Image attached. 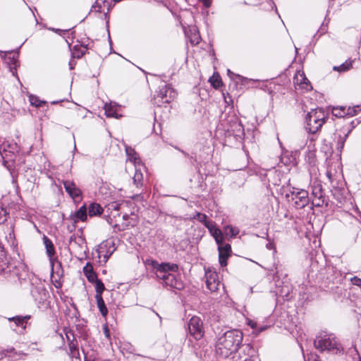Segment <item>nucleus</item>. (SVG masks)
<instances>
[{
  "instance_id": "6e6552de",
  "label": "nucleus",
  "mask_w": 361,
  "mask_h": 361,
  "mask_svg": "<svg viewBox=\"0 0 361 361\" xmlns=\"http://www.w3.org/2000/svg\"><path fill=\"white\" fill-rule=\"evenodd\" d=\"M188 329L191 336L200 340L204 336L203 324L200 317H192L188 323Z\"/></svg>"
},
{
  "instance_id": "5fc2aeb1",
  "label": "nucleus",
  "mask_w": 361,
  "mask_h": 361,
  "mask_svg": "<svg viewBox=\"0 0 361 361\" xmlns=\"http://www.w3.org/2000/svg\"><path fill=\"white\" fill-rule=\"evenodd\" d=\"M244 361H251L250 359H246Z\"/></svg>"
},
{
  "instance_id": "4be33fe9",
  "label": "nucleus",
  "mask_w": 361,
  "mask_h": 361,
  "mask_svg": "<svg viewBox=\"0 0 361 361\" xmlns=\"http://www.w3.org/2000/svg\"><path fill=\"white\" fill-rule=\"evenodd\" d=\"M43 241L46 247L47 254L50 259H51L52 257L55 254L54 245L51 240L45 235L43 238Z\"/></svg>"
},
{
  "instance_id": "de8ad7c7",
  "label": "nucleus",
  "mask_w": 361,
  "mask_h": 361,
  "mask_svg": "<svg viewBox=\"0 0 361 361\" xmlns=\"http://www.w3.org/2000/svg\"><path fill=\"white\" fill-rule=\"evenodd\" d=\"M104 334H105L106 337L109 338L110 337L109 331L106 326L104 327Z\"/></svg>"
},
{
  "instance_id": "f704fd0d",
  "label": "nucleus",
  "mask_w": 361,
  "mask_h": 361,
  "mask_svg": "<svg viewBox=\"0 0 361 361\" xmlns=\"http://www.w3.org/2000/svg\"><path fill=\"white\" fill-rule=\"evenodd\" d=\"M30 101L31 104L35 106L36 107H39L42 104L44 103V102L39 100L38 98L35 97H31L30 98Z\"/></svg>"
},
{
  "instance_id": "ea45409f",
  "label": "nucleus",
  "mask_w": 361,
  "mask_h": 361,
  "mask_svg": "<svg viewBox=\"0 0 361 361\" xmlns=\"http://www.w3.org/2000/svg\"><path fill=\"white\" fill-rule=\"evenodd\" d=\"M123 350H126L130 353H133L135 349H133V347L130 343H128L124 344V346L123 347Z\"/></svg>"
},
{
  "instance_id": "dca6fc26",
  "label": "nucleus",
  "mask_w": 361,
  "mask_h": 361,
  "mask_svg": "<svg viewBox=\"0 0 361 361\" xmlns=\"http://www.w3.org/2000/svg\"><path fill=\"white\" fill-rule=\"evenodd\" d=\"M207 228H208L210 234L215 239L217 245H221L224 243V235L222 231L216 227V226L212 223L207 224Z\"/></svg>"
},
{
  "instance_id": "39448f33",
  "label": "nucleus",
  "mask_w": 361,
  "mask_h": 361,
  "mask_svg": "<svg viewBox=\"0 0 361 361\" xmlns=\"http://www.w3.org/2000/svg\"><path fill=\"white\" fill-rule=\"evenodd\" d=\"M286 197L293 202L294 206L297 209H302L306 207L309 202L308 192L303 189H298L294 187L290 190L289 193L286 195Z\"/></svg>"
},
{
  "instance_id": "0eeeda50",
  "label": "nucleus",
  "mask_w": 361,
  "mask_h": 361,
  "mask_svg": "<svg viewBox=\"0 0 361 361\" xmlns=\"http://www.w3.org/2000/svg\"><path fill=\"white\" fill-rule=\"evenodd\" d=\"M115 250L114 243L111 240H107L100 243L96 251L99 261L106 263Z\"/></svg>"
},
{
  "instance_id": "1a4fd4ad",
  "label": "nucleus",
  "mask_w": 361,
  "mask_h": 361,
  "mask_svg": "<svg viewBox=\"0 0 361 361\" xmlns=\"http://www.w3.org/2000/svg\"><path fill=\"white\" fill-rule=\"evenodd\" d=\"M63 184L65 188L66 192L69 195V196L74 200L78 201L81 198L82 191L80 189L75 185V183L71 180H63Z\"/></svg>"
},
{
  "instance_id": "c756f323",
  "label": "nucleus",
  "mask_w": 361,
  "mask_h": 361,
  "mask_svg": "<svg viewBox=\"0 0 361 361\" xmlns=\"http://www.w3.org/2000/svg\"><path fill=\"white\" fill-rule=\"evenodd\" d=\"M95 283V290H96V295L95 296H102V293L104 290V285L102 281L98 279L94 281Z\"/></svg>"
},
{
  "instance_id": "9d476101",
  "label": "nucleus",
  "mask_w": 361,
  "mask_h": 361,
  "mask_svg": "<svg viewBox=\"0 0 361 361\" xmlns=\"http://www.w3.org/2000/svg\"><path fill=\"white\" fill-rule=\"evenodd\" d=\"M312 188V195L314 199L312 200L313 204L315 206H320L324 202V195L323 190L321 183L314 180L311 186Z\"/></svg>"
},
{
  "instance_id": "ddd939ff",
  "label": "nucleus",
  "mask_w": 361,
  "mask_h": 361,
  "mask_svg": "<svg viewBox=\"0 0 361 361\" xmlns=\"http://www.w3.org/2000/svg\"><path fill=\"white\" fill-rule=\"evenodd\" d=\"M294 83L298 88L305 91H310L312 89V87L306 78L304 72L298 71L294 77Z\"/></svg>"
},
{
  "instance_id": "a19ab883",
  "label": "nucleus",
  "mask_w": 361,
  "mask_h": 361,
  "mask_svg": "<svg viewBox=\"0 0 361 361\" xmlns=\"http://www.w3.org/2000/svg\"><path fill=\"white\" fill-rule=\"evenodd\" d=\"M351 281L353 285L357 286H361V279H360L357 276H355L351 279Z\"/></svg>"
},
{
  "instance_id": "6ab92c4d",
  "label": "nucleus",
  "mask_w": 361,
  "mask_h": 361,
  "mask_svg": "<svg viewBox=\"0 0 361 361\" xmlns=\"http://www.w3.org/2000/svg\"><path fill=\"white\" fill-rule=\"evenodd\" d=\"M30 319V315L26 316H16L8 318V321L13 322L16 326H20L23 329L26 328V324L27 320Z\"/></svg>"
},
{
  "instance_id": "3c124183",
  "label": "nucleus",
  "mask_w": 361,
  "mask_h": 361,
  "mask_svg": "<svg viewBox=\"0 0 361 361\" xmlns=\"http://www.w3.org/2000/svg\"><path fill=\"white\" fill-rule=\"evenodd\" d=\"M228 75L230 78H233L234 75H235L233 72H231L230 70H228Z\"/></svg>"
},
{
  "instance_id": "49530a36",
  "label": "nucleus",
  "mask_w": 361,
  "mask_h": 361,
  "mask_svg": "<svg viewBox=\"0 0 361 361\" xmlns=\"http://www.w3.org/2000/svg\"><path fill=\"white\" fill-rule=\"evenodd\" d=\"M85 111V109L78 108V116H82V117H85V115L83 113Z\"/></svg>"
},
{
  "instance_id": "79ce46f5",
  "label": "nucleus",
  "mask_w": 361,
  "mask_h": 361,
  "mask_svg": "<svg viewBox=\"0 0 361 361\" xmlns=\"http://www.w3.org/2000/svg\"><path fill=\"white\" fill-rule=\"evenodd\" d=\"M200 2L202 3L203 6L208 8L211 6L212 0H198Z\"/></svg>"
},
{
  "instance_id": "864d4df0",
  "label": "nucleus",
  "mask_w": 361,
  "mask_h": 361,
  "mask_svg": "<svg viewBox=\"0 0 361 361\" xmlns=\"http://www.w3.org/2000/svg\"><path fill=\"white\" fill-rule=\"evenodd\" d=\"M123 218L124 219H126L127 218V216H126V215H125V216H123Z\"/></svg>"
},
{
  "instance_id": "09e8293b",
  "label": "nucleus",
  "mask_w": 361,
  "mask_h": 361,
  "mask_svg": "<svg viewBox=\"0 0 361 361\" xmlns=\"http://www.w3.org/2000/svg\"><path fill=\"white\" fill-rule=\"evenodd\" d=\"M83 55V53L82 52H78V53H76V52H73V57H76V58H80Z\"/></svg>"
},
{
  "instance_id": "e433bc0d",
  "label": "nucleus",
  "mask_w": 361,
  "mask_h": 361,
  "mask_svg": "<svg viewBox=\"0 0 361 361\" xmlns=\"http://www.w3.org/2000/svg\"><path fill=\"white\" fill-rule=\"evenodd\" d=\"M6 210L0 207V224L4 223L6 220Z\"/></svg>"
},
{
  "instance_id": "a211bd4d",
  "label": "nucleus",
  "mask_w": 361,
  "mask_h": 361,
  "mask_svg": "<svg viewBox=\"0 0 361 361\" xmlns=\"http://www.w3.org/2000/svg\"><path fill=\"white\" fill-rule=\"evenodd\" d=\"M126 153L128 160L132 162L135 167L140 165L141 161L136 152L130 147H126Z\"/></svg>"
},
{
  "instance_id": "473e14b6",
  "label": "nucleus",
  "mask_w": 361,
  "mask_h": 361,
  "mask_svg": "<svg viewBox=\"0 0 361 361\" xmlns=\"http://www.w3.org/2000/svg\"><path fill=\"white\" fill-rule=\"evenodd\" d=\"M194 219H197L200 222L204 224V225L207 227V223H212L211 221H209L207 220V216L204 214H201L197 212L196 215L194 216Z\"/></svg>"
},
{
  "instance_id": "6e6d98bb",
  "label": "nucleus",
  "mask_w": 361,
  "mask_h": 361,
  "mask_svg": "<svg viewBox=\"0 0 361 361\" xmlns=\"http://www.w3.org/2000/svg\"><path fill=\"white\" fill-rule=\"evenodd\" d=\"M57 102H52L51 104H56Z\"/></svg>"
},
{
  "instance_id": "f257e3e1",
  "label": "nucleus",
  "mask_w": 361,
  "mask_h": 361,
  "mask_svg": "<svg viewBox=\"0 0 361 361\" xmlns=\"http://www.w3.org/2000/svg\"><path fill=\"white\" fill-rule=\"evenodd\" d=\"M243 334L237 329L227 331L216 343V353L222 358H227L235 353L243 341Z\"/></svg>"
},
{
  "instance_id": "c85d7f7f",
  "label": "nucleus",
  "mask_w": 361,
  "mask_h": 361,
  "mask_svg": "<svg viewBox=\"0 0 361 361\" xmlns=\"http://www.w3.org/2000/svg\"><path fill=\"white\" fill-rule=\"evenodd\" d=\"M209 82L215 89H217L222 85L221 79L219 75H213L212 77L210 78Z\"/></svg>"
},
{
  "instance_id": "aec40b11",
  "label": "nucleus",
  "mask_w": 361,
  "mask_h": 361,
  "mask_svg": "<svg viewBox=\"0 0 361 361\" xmlns=\"http://www.w3.org/2000/svg\"><path fill=\"white\" fill-rule=\"evenodd\" d=\"M83 272L90 282L94 283V281L97 279V276L94 272L93 267L90 263H87V264L84 267Z\"/></svg>"
},
{
  "instance_id": "2f4dec72",
  "label": "nucleus",
  "mask_w": 361,
  "mask_h": 361,
  "mask_svg": "<svg viewBox=\"0 0 361 361\" xmlns=\"http://www.w3.org/2000/svg\"><path fill=\"white\" fill-rule=\"evenodd\" d=\"M70 353L72 357H77L79 355L78 350L76 348V344L74 341L68 343Z\"/></svg>"
},
{
  "instance_id": "412c9836",
  "label": "nucleus",
  "mask_w": 361,
  "mask_h": 361,
  "mask_svg": "<svg viewBox=\"0 0 361 361\" xmlns=\"http://www.w3.org/2000/svg\"><path fill=\"white\" fill-rule=\"evenodd\" d=\"M354 61L349 59L346 60L340 66H336L333 67V70L340 73H343L349 71L353 67Z\"/></svg>"
},
{
  "instance_id": "c9c22d12",
  "label": "nucleus",
  "mask_w": 361,
  "mask_h": 361,
  "mask_svg": "<svg viewBox=\"0 0 361 361\" xmlns=\"http://www.w3.org/2000/svg\"><path fill=\"white\" fill-rule=\"evenodd\" d=\"M15 349L13 347L8 348L7 349L2 350L0 351V360L2 359L4 357L7 356L8 353H11L14 352Z\"/></svg>"
},
{
  "instance_id": "7ed1b4c3",
  "label": "nucleus",
  "mask_w": 361,
  "mask_h": 361,
  "mask_svg": "<svg viewBox=\"0 0 361 361\" xmlns=\"http://www.w3.org/2000/svg\"><path fill=\"white\" fill-rule=\"evenodd\" d=\"M326 114L322 109H312L305 116V129L309 133H317L326 122Z\"/></svg>"
},
{
  "instance_id": "37998d69",
  "label": "nucleus",
  "mask_w": 361,
  "mask_h": 361,
  "mask_svg": "<svg viewBox=\"0 0 361 361\" xmlns=\"http://www.w3.org/2000/svg\"><path fill=\"white\" fill-rule=\"evenodd\" d=\"M315 154L312 151H310L308 154V161L312 163L314 160Z\"/></svg>"
},
{
  "instance_id": "cd10ccee",
  "label": "nucleus",
  "mask_w": 361,
  "mask_h": 361,
  "mask_svg": "<svg viewBox=\"0 0 361 361\" xmlns=\"http://www.w3.org/2000/svg\"><path fill=\"white\" fill-rule=\"evenodd\" d=\"M102 4L103 5L102 6L99 2H97L96 5L92 6L91 12L105 13L106 10L109 11V8L104 1H103Z\"/></svg>"
},
{
  "instance_id": "a18cd8bd",
  "label": "nucleus",
  "mask_w": 361,
  "mask_h": 361,
  "mask_svg": "<svg viewBox=\"0 0 361 361\" xmlns=\"http://www.w3.org/2000/svg\"><path fill=\"white\" fill-rule=\"evenodd\" d=\"M66 336L67 340L68 341V343H70L72 341H74V336L72 333H71V332L66 333Z\"/></svg>"
},
{
  "instance_id": "58836bf2",
  "label": "nucleus",
  "mask_w": 361,
  "mask_h": 361,
  "mask_svg": "<svg viewBox=\"0 0 361 361\" xmlns=\"http://www.w3.org/2000/svg\"><path fill=\"white\" fill-rule=\"evenodd\" d=\"M114 229L115 230H117V231H123L125 229L127 228L128 227V225L126 224H122L121 225L120 224H115L113 226Z\"/></svg>"
},
{
  "instance_id": "5701e85b",
  "label": "nucleus",
  "mask_w": 361,
  "mask_h": 361,
  "mask_svg": "<svg viewBox=\"0 0 361 361\" xmlns=\"http://www.w3.org/2000/svg\"><path fill=\"white\" fill-rule=\"evenodd\" d=\"M103 209L100 204L97 203H92L89 206L88 213L90 216L99 215L102 213Z\"/></svg>"
},
{
  "instance_id": "20e7f679",
  "label": "nucleus",
  "mask_w": 361,
  "mask_h": 361,
  "mask_svg": "<svg viewBox=\"0 0 361 361\" xmlns=\"http://www.w3.org/2000/svg\"><path fill=\"white\" fill-rule=\"evenodd\" d=\"M314 346L320 351L328 350L337 353L341 349V345L336 341L334 335L319 336L314 342Z\"/></svg>"
},
{
  "instance_id": "f8f14e48",
  "label": "nucleus",
  "mask_w": 361,
  "mask_h": 361,
  "mask_svg": "<svg viewBox=\"0 0 361 361\" xmlns=\"http://www.w3.org/2000/svg\"><path fill=\"white\" fill-rule=\"evenodd\" d=\"M206 285L212 292L218 290L219 286V277L216 271L208 270L205 273Z\"/></svg>"
},
{
  "instance_id": "9b49d317",
  "label": "nucleus",
  "mask_w": 361,
  "mask_h": 361,
  "mask_svg": "<svg viewBox=\"0 0 361 361\" xmlns=\"http://www.w3.org/2000/svg\"><path fill=\"white\" fill-rule=\"evenodd\" d=\"M32 295L39 305H44L48 298V292L46 288L40 285L34 287L31 290Z\"/></svg>"
},
{
  "instance_id": "c03bdc74",
  "label": "nucleus",
  "mask_w": 361,
  "mask_h": 361,
  "mask_svg": "<svg viewBox=\"0 0 361 361\" xmlns=\"http://www.w3.org/2000/svg\"><path fill=\"white\" fill-rule=\"evenodd\" d=\"M247 324L252 329H255L257 327V322L250 319H247Z\"/></svg>"
},
{
  "instance_id": "603ef678",
  "label": "nucleus",
  "mask_w": 361,
  "mask_h": 361,
  "mask_svg": "<svg viewBox=\"0 0 361 361\" xmlns=\"http://www.w3.org/2000/svg\"><path fill=\"white\" fill-rule=\"evenodd\" d=\"M53 30H54V31H55L56 32H57V33H59V32H62V30H59V29H56V30L53 29Z\"/></svg>"
},
{
  "instance_id": "bb28decb",
  "label": "nucleus",
  "mask_w": 361,
  "mask_h": 361,
  "mask_svg": "<svg viewBox=\"0 0 361 361\" xmlns=\"http://www.w3.org/2000/svg\"><path fill=\"white\" fill-rule=\"evenodd\" d=\"M224 232L226 236L234 238L239 233V229L232 226H226L224 228Z\"/></svg>"
},
{
  "instance_id": "f03ea898",
  "label": "nucleus",
  "mask_w": 361,
  "mask_h": 361,
  "mask_svg": "<svg viewBox=\"0 0 361 361\" xmlns=\"http://www.w3.org/2000/svg\"><path fill=\"white\" fill-rule=\"evenodd\" d=\"M152 266L156 270V276L163 282L171 288L180 290L183 288V283L178 280L173 274L169 271H176L178 266L176 264L161 263L159 264L157 262H152Z\"/></svg>"
},
{
  "instance_id": "423d86ee",
  "label": "nucleus",
  "mask_w": 361,
  "mask_h": 361,
  "mask_svg": "<svg viewBox=\"0 0 361 361\" xmlns=\"http://www.w3.org/2000/svg\"><path fill=\"white\" fill-rule=\"evenodd\" d=\"M177 93L170 85H163L159 87L157 96L154 99H159L158 102H155L158 105L160 103H170L176 97Z\"/></svg>"
},
{
  "instance_id": "b1692460",
  "label": "nucleus",
  "mask_w": 361,
  "mask_h": 361,
  "mask_svg": "<svg viewBox=\"0 0 361 361\" xmlns=\"http://www.w3.org/2000/svg\"><path fill=\"white\" fill-rule=\"evenodd\" d=\"M75 221H85L87 219V208L85 205L82 206L74 214Z\"/></svg>"
},
{
  "instance_id": "393cba45",
  "label": "nucleus",
  "mask_w": 361,
  "mask_h": 361,
  "mask_svg": "<svg viewBox=\"0 0 361 361\" xmlns=\"http://www.w3.org/2000/svg\"><path fill=\"white\" fill-rule=\"evenodd\" d=\"M95 298L97 300V307L99 310L101 314L103 317H106L108 314V310L105 305V303H104V301L102 297L98 295V296H95Z\"/></svg>"
},
{
  "instance_id": "4c0bfd02",
  "label": "nucleus",
  "mask_w": 361,
  "mask_h": 361,
  "mask_svg": "<svg viewBox=\"0 0 361 361\" xmlns=\"http://www.w3.org/2000/svg\"><path fill=\"white\" fill-rule=\"evenodd\" d=\"M121 204L117 202H113L109 204V209L118 211L120 209Z\"/></svg>"
},
{
  "instance_id": "7c9ffc66",
  "label": "nucleus",
  "mask_w": 361,
  "mask_h": 361,
  "mask_svg": "<svg viewBox=\"0 0 361 361\" xmlns=\"http://www.w3.org/2000/svg\"><path fill=\"white\" fill-rule=\"evenodd\" d=\"M348 134L349 132L344 133L343 136L339 135L337 144V149L339 152H341L342 149L343 148L345 140L348 137Z\"/></svg>"
},
{
  "instance_id": "4468645a",
  "label": "nucleus",
  "mask_w": 361,
  "mask_h": 361,
  "mask_svg": "<svg viewBox=\"0 0 361 361\" xmlns=\"http://www.w3.org/2000/svg\"><path fill=\"white\" fill-rule=\"evenodd\" d=\"M219 260L221 267L227 265V259L231 255V246L230 244L218 245Z\"/></svg>"
},
{
  "instance_id": "2eb2a0df",
  "label": "nucleus",
  "mask_w": 361,
  "mask_h": 361,
  "mask_svg": "<svg viewBox=\"0 0 361 361\" xmlns=\"http://www.w3.org/2000/svg\"><path fill=\"white\" fill-rule=\"evenodd\" d=\"M361 110V105L357 106L354 107H341L336 108L334 109V114L336 116L338 117H344L345 115H349L350 116H355L358 111Z\"/></svg>"
},
{
  "instance_id": "f3484780",
  "label": "nucleus",
  "mask_w": 361,
  "mask_h": 361,
  "mask_svg": "<svg viewBox=\"0 0 361 361\" xmlns=\"http://www.w3.org/2000/svg\"><path fill=\"white\" fill-rule=\"evenodd\" d=\"M105 114L107 117L118 118L121 115L118 113V106L114 103L106 104L104 106Z\"/></svg>"
},
{
  "instance_id": "8fccbe9b",
  "label": "nucleus",
  "mask_w": 361,
  "mask_h": 361,
  "mask_svg": "<svg viewBox=\"0 0 361 361\" xmlns=\"http://www.w3.org/2000/svg\"><path fill=\"white\" fill-rule=\"evenodd\" d=\"M326 176L328 177L329 180H331L332 178H333V175H332V173H331V172L330 171H326Z\"/></svg>"
},
{
  "instance_id": "a878e982",
  "label": "nucleus",
  "mask_w": 361,
  "mask_h": 361,
  "mask_svg": "<svg viewBox=\"0 0 361 361\" xmlns=\"http://www.w3.org/2000/svg\"><path fill=\"white\" fill-rule=\"evenodd\" d=\"M143 175L141 172L140 169L135 167V172L133 176V183L137 188L142 186V185Z\"/></svg>"
},
{
  "instance_id": "72a5a7b5",
  "label": "nucleus",
  "mask_w": 361,
  "mask_h": 361,
  "mask_svg": "<svg viewBox=\"0 0 361 361\" xmlns=\"http://www.w3.org/2000/svg\"><path fill=\"white\" fill-rule=\"evenodd\" d=\"M190 41L192 44H198L200 42V36L198 33L195 32L190 37Z\"/></svg>"
}]
</instances>
